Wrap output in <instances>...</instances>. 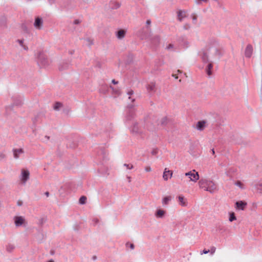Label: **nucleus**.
Wrapping results in <instances>:
<instances>
[{
	"mask_svg": "<svg viewBox=\"0 0 262 262\" xmlns=\"http://www.w3.org/2000/svg\"><path fill=\"white\" fill-rule=\"evenodd\" d=\"M198 185L200 189H203L210 193H213L217 189L215 182L209 179H201L198 182Z\"/></svg>",
	"mask_w": 262,
	"mask_h": 262,
	"instance_id": "nucleus-1",
	"label": "nucleus"
},
{
	"mask_svg": "<svg viewBox=\"0 0 262 262\" xmlns=\"http://www.w3.org/2000/svg\"><path fill=\"white\" fill-rule=\"evenodd\" d=\"M185 176L188 177L189 179V181L193 182L194 183L196 182L200 178V176L195 170H192L188 172H186L184 174Z\"/></svg>",
	"mask_w": 262,
	"mask_h": 262,
	"instance_id": "nucleus-2",
	"label": "nucleus"
},
{
	"mask_svg": "<svg viewBox=\"0 0 262 262\" xmlns=\"http://www.w3.org/2000/svg\"><path fill=\"white\" fill-rule=\"evenodd\" d=\"M177 199L178 200V203L180 205H181L182 207L187 206V200L183 195H178Z\"/></svg>",
	"mask_w": 262,
	"mask_h": 262,
	"instance_id": "nucleus-3",
	"label": "nucleus"
},
{
	"mask_svg": "<svg viewBox=\"0 0 262 262\" xmlns=\"http://www.w3.org/2000/svg\"><path fill=\"white\" fill-rule=\"evenodd\" d=\"M30 173L28 170L23 169L21 170V181L23 183H25L29 178Z\"/></svg>",
	"mask_w": 262,
	"mask_h": 262,
	"instance_id": "nucleus-4",
	"label": "nucleus"
},
{
	"mask_svg": "<svg viewBox=\"0 0 262 262\" xmlns=\"http://www.w3.org/2000/svg\"><path fill=\"white\" fill-rule=\"evenodd\" d=\"M14 220L16 226H20L25 222V220L23 216H15Z\"/></svg>",
	"mask_w": 262,
	"mask_h": 262,
	"instance_id": "nucleus-5",
	"label": "nucleus"
},
{
	"mask_svg": "<svg viewBox=\"0 0 262 262\" xmlns=\"http://www.w3.org/2000/svg\"><path fill=\"white\" fill-rule=\"evenodd\" d=\"M42 26V20L41 18L37 17L35 19L34 23V27L36 29L40 30L41 29Z\"/></svg>",
	"mask_w": 262,
	"mask_h": 262,
	"instance_id": "nucleus-6",
	"label": "nucleus"
},
{
	"mask_svg": "<svg viewBox=\"0 0 262 262\" xmlns=\"http://www.w3.org/2000/svg\"><path fill=\"white\" fill-rule=\"evenodd\" d=\"M172 176V172L171 170H167L165 168L163 172V178L164 180L167 181L169 178H171Z\"/></svg>",
	"mask_w": 262,
	"mask_h": 262,
	"instance_id": "nucleus-7",
	"label": "nucleus"
},
{
	"mask_svg": "<svg viewBox=\"0 0 262 262\" xmlns=\"http://www.w3.org/2000/svg\"><path fill=\"white\" fill-rule=\"evenodd\" d=\"M235 205H236V208L237 209L243 210L245 209V208L247 205V203L245 202H243V201H238V202H236Z\"/></svg>",
	"mask_w": 262,
	"mask_h": 262,
	"instance_id": "nucleus-8",
	"label": "nucleus"
},
{
	"mask_svg": "<svg viewBox=\"0 0 262 262\" xmlns=\"http://www.w3.org/2000/svg\"><path fill=\"white\" fill-rule=\"evenodd\" d=\"M178 19L181 21L183 18L186 17V11L185 10H179L178 13Z\"/></svg>",
	"mask_w": 262,
	"mask_h": 262,
	"instance_id": "nucleus-9",
	"label": "nucleus"
},
{
	"mask_svg": "<svg viewBox=\"0 0 262 262\" xmlns=\"http://www.w3.org/2000/svg\"><path fill=\"white\" fill-rule=\"evenodd\" d=\"M253 52V48L252 46L250 45H248L246 47L245 50V56L247 57H250L252 54Z\"/></svg>",
	"mask_w": 262,
	"mask_h": 262,
	"instance_id": "nucleus-10",
	"label": "nucleus"
},
{
	"mask_svg": "<svg viewBox=\"0 0 262 262\" xmlns=\"http://www.w3.org/2000/svg\"><path fill=\"white\" fill-rule=\"evenodd\" d=\"M206 122L204 121H199L196 125V127L198 130H203L205 127Z\"/></svg>",
	"mask_w": 262,
	"mask_h": 262,
	"instance_id": "nucleus-11",
	"label": "nucleus"
},
{
	"mask_svg": "<svg viewBox=\"0 0 262 262\" xmlns=\"http://www.w3.org/2000/svg\"><path fill=\"white\" fill-rule=\"evenodd\" d=\"M210 48H207L203 51L202 59L204 62H207L208 60V53L210 50Z\"/></svg>",
	"mask_w": 262,
	"mask_h": 262,
	"instance_id": "nucleus-12",
	"label": "nucleus"
},
{
	"mask_svg": "<svg viewBox=\"0 0 262 262\" xmlns=\"http://www.w3.org/2000/svg\"><path fill=\"white\" fill-rule=\"evenodd\" d=\"M126 32L124 30H120L117 33V37L119 39H122L124 37Z\"/></svg>",
	"mask_w": 262,
	"mask_h": 262,
	"instance_id": "nucleus-13",
	"label": "nucleus"
},
{
	"mask_svg": "<svg viewBox=\"0 0 262 262\" xmlns=\"http://www.w3.org/2000/svg\"><path fill=\"white\" fill-rule=\"evenodd\" d=\"M213 68V65L212 63H210L208 64L206 69V71L208 75L210 76L212 74V69Z\"/></svg>",
	"mask_w": 262,
	"mask_h": 262,
	"instance_id": "nucleus-14",
	"label": "nucleus"
},
{
	"mask_svg": "<svg viewBox=\"0 0 262 262\" xmlns=\"http://www.w3.org/2000/svg\"><path fill=\"white\" fill-rule=\"evenodd\" d=\"M23 152L22 149H16L14 150V156L15 158H18L20 154Z\"/></svg>",
	"mask_w": 262,
	"mask_h": 262,
	"instance_id": "nucleus-15",
	"label": "nucleus"
},
{
	"mask_svg": "<svg viewBox=\"0 0 262 262\" xmlns=\"http://www.w3.org/2000/svg\"><path fill=\"white\" fill-rule=\"evenodd\" d=\"M165 211L164 210L159 209L156 212V216L158 217H162L165 214Z\"/></svg>",
	"mask_w": 262,
	"mask_h": 262,
	"instance_id": "nucleus-16",
	"label": "nucleus"
},
{
	"mask_svg": "<svg viewBox=\"0 0 262 262\" xmlns=\"http://www.w3.org/2000/svg\"><path fill=\"white\" fill-rule=\"evenodd\" d=\"M171 198L170 196H167L164 197L162 200V203L163 205H167L169 202L171 200Z\"/></svg>",
	"mask_w": 262,
	"mask_h": 262,
	"instance_id": "nucleus-17",
	"label": "nucleus"
},
{
	"mask_svg": "<svg viewBox=\"0 0 262 262\" xmlns=\"http://www.w3.org/2000/svg\"><path fill=\"white\" fill-rule=\"evenodd\" d=\"M18 43L21 46V47L25 50H27L28 49V47L24 44V40L21 39H18L17 41Z\"/></svg>",
	"mask_w": 262,
	"mask_h": 262,
	"instance_id": "nucleus-18",
	"label": "nucleus"
},
{
	"mask_svg": "<svg viewBox=\"0 0 262 262\" xmlns=\"http://www.w3.org/2000/svg\"><path fill=\"white\" fill-rule=\"evenodd\" d=\"M236 220V217L235 216V214L234 212H230L229 213V220L230 222H232Z\"/></svg>",
	"mask_w": 262,
	"mask_h": 262,
	"instance_id": "nucleus-19",
	"label": "nucleus"
},
{
	"mask_svg": "<svg viewBox=\"0 0 262 262\" xmlns=\"http://www.w3.org/2000/svg\"><path fill=\"white\" fill-rule=\"evenodd\" d=\"M235 184L241 189L245 188L244 184L240 181H237L235 183Z\"/></svg>",
	"mask_w": 262,
	"mask_h": 262,
	"instance_id": "nucleus-20",
	"label": "nucleus"
},
{
	"mask_svg": "<svg viewBox=\"0 0 262 262\" xmlns=\"http://www.w3.org/2000/svg\"><path fill=\"white\" fill-rule=\"evenodd\" d=\"M155 85L154 83H150L147 86V90L149 91H153L155 90Z\"/></svg>",
	"mask_w": 262,
	"mask_h": 262,
	"instance_id": "nucleus-21",
	"label": "nucleus"
},
{
	"mask_svg": "<svg viewBox=\"0 0 262 262\" xmlns=\"http://www.w3.org/2000/svg\"><path fill=\"white\" fill-rule=\"evenodd\" d=\"M86 197L82 196L79 199V203L81 204H84L86 203Z\"/></svg>",
	"mask_w": 262,
	"mask_h": 262,
	"instance_id": "nucleus-22",
	"label": "nucleus"
},
{
	"mask_svg": "<svg viewBox=\"0 0 262 262\" xmlns=\"http://www.w3.org/2000/svg\"><path fill=\"white\" fill-rule=\"evenodd\" d=\"M61 106V104L59 102H56L54 105V109L55 110H58Z\"/></svg>",
	"mask_w": 262,
	"mask_h": 262,
	"instance_id": "nucleus-23",
	"label": "nucleus"
},
{
	"mask_svg": "<svg viewBox=\"0 0 262 262\" xmlns=\"http://www.w3.org/2000/svg\"><path fill=\"white\" fill-rule=\"evenodd\" d=\"M208 0H196L195 3L198 5H201V2H203L204 3H207Z\"/></svg>",
	"mask_w": 262,
	"mask_h": 262,
	"instance_id": "nucleus-24",
	"label": "nucleus"
},
{
	"mask_svg": "<svg viewBox=\"0 0 262 262\" xmlns=\"http://www.w3.org/2000/svg\"><path fill=\"white\" fill-rule=\"evenodd\" d=\"M124 166H125L126 167V168L128 169H131L133 168V165L130 164H124Z\"/></svg>",
	"mask_w": 262,
	"mask_h": 262,
	"instance_id": "nucleus-25",
	"label": "nucleus"
},
{
	"mask_svg": "<svg viewBox=\"0 0 262 262\" xmlns=\"http://www.w3.org/2000/svg\"><path fill=\"white\" fill-rule=\"evenodd\" d=\"M173 49V45L172 44H169L167 47H166V49L167 50H171V49Z\"/></svg>",
	"mask_w": 262,
	"mask_h": 262,
	"instance_id": "nucleus-26",
	"label": "nucleus"
},
{
	"mask_svg": "<svg viewBox=\"0 0 262 262\" xmlns=\"http://www.w3.org/2000/svg\"><path fill=\"white\" fill-rule=\"evenodd\" d=\"M126 246H129L131 249H134V245L133 244L126 243Z\"/></svg>",
	"mask_w": 262,
	"mask_h": 262,
	"instance_id": "nucleus-27",
	"label": "nucleus"
},
{
	"mask_svg": "<svg viewBox=\"0 0 262 262\" xmlns=\"http://www.w3.org/2000/svg\"><path fill=\"white\" fill-rule=\"evenodd\" d=\"M145 170L146 171V172H150L151 171V168L150 166H146L145 167Z\"/></svg>",
	"mask_w": 262,
	"mask_h": 262,
	"instance_id": "nucleus-28",
	"label": "nucleus"
},
{
	"mask_svg": "<svg viewBox=\"0 0 262 262\" xmlns=\"http://www.w3.org/2000/svg\"><path fill=\"white\" fill-rule=\"evenodd\" d=\"M215 250L216 248L214 247H212L210 250L211 254H213L215 252Z\"/></svg>",
	"mask_w": 262,
	"mask_h": 262,
	"instance_id": "nucleus-29",
	"label": "nucleus"
},
{
	"mask_svg": "<svg viewBox=\"0 0 262 262\" xmlns=\"http://www.w3.org/2000/svg\"><path fill=\"white\" fill-rule=\"evenodd\" d=\"M209 252H210V250H206V249H204V250L203 251V252H202V253H201V254H207V253H208Z\"/></svg>",
	"mask_w": 262,
	"mask_h": 262,
	"instance_id": "nucleus-30",
	"label": "nucleus"
},
{
	"mask_svg": "<svg viewBox=\"0 0 262 262\" xmlns=\"http://www.w3.org/2000/svg\"><path fill=\"white\" fill-rule=\"evenodd\" d=\"M172 77H174L176 79H178V76H177V75L176 74H173L172 75Z\"/></svg>",
	"mask_w": 262,
	"mask_h": 262,
	"instance_id": "nucleus-31",
	"label": "nucleus"
},
{
	"mask_svg": "<svg viewBox=\"0 0 262 262\" xmlns=\"http://www.w3.org/2000/svg\"><path fill=\"white\" fill-rule=\"evenodd\" d=\"M192 19H193V20H195L196 19V16L195 15H193L192 16Z\"/></svg>",
	"mask_w": 262,
	"mask_h": 262,
	"instance_id": "nucleus-32",
	"label": "nucleus"
},
{
	"mask_svg": "<svg viewBox=\"0 0 262 262\" xmlns=\"http://www.w3.org/2000/svg\"><path fill=\"white\" fill-rule=\"evenodd\" d=\"M150 23H151V21H150V20H147L146 21V24H147V25H149L150 24Z\"/></svg>",
	"mask_w": 262,
	"mask_h": 262,
	"instance_id": "nucleus-33",
	"label": "nucleus"
},
{
	"mask_svg": "<svg viewBox=\"0 0 262 262\" xmlns=\"http://www.w3.org/2000/svg\"><path fill=\"white\" fill-rule=\"evenodd\" d=\"M112 83H113L114 84H117L118 83V81H116L114 79H113L112 80Z\"/></svg>",
	"mask_w": 262,
	"mask_h": 262,
	"instance_id": "nucleus-34",
	"label": "nucleus"
},
{
	"mask_svg": "<svg viewBox=\"0 0 262 262\" xmlns=\"http://www.w3.org/2000/svg\"><path fill=\"white\" fill-rule=\"evenodd\" d=\"M55 0H49V2L51 3H52L53 2H54Z\"/></svg>",
	"mask_w": 262,
	"mask_h": 262,
	"instance_id": "nucleus-35",
	"label": "nucleus"
},
{
	"mask_svg": "<svg viewBox=\"0 0 262 262\" xmlns=\"http://www.w3.org/2000/svg\"><path fill=\"white\" fill-rule=\"evenodd\" d=\"M213 50L214 51L215 53H217V50L216 49H213Z\"/></svg>",
	"mask_w": 262,
	"mask_h": 262,
	"instance_id": "nucleus-36",
	"label": "nucleus"
},
{
	"mask_svg": "<svg viewBox=\"0 0 262 262\" xmlns=\"http://www.w3.org/2000/svg\"><path fill=\"white\" fill-rule=\"evenodd\" d=\"M45 194H46L47 196H49V192H46L45 193Z\"/></svg>",
	"mask_w": 262,
	"mask_h": 262,
	"instance_id": "nucleus-37",
	"label": "nucleus"
},
{
	"mask_svg": "<svg viewBox=\"0 0 262 262\" xmlns=\"http://www.w3.org/2000/svg\"><path fill=\"white\" fill-rule=\"evenodd\" d=\"M133 132L135 133L137 132V131L135 129V128L133 129Z\"/></svg>",
	"mask_w": 262,
	"mask_h": 262,
	"instance_id": "nucleus-38",
	"label": "nucleus"
},
{
	"mask_svg": "<svg viewBox=\"0 0 262 262\" xmlns=\"http://www.w3.org/2000/svg\"><path fill=\"white\" fill-rule=\"evenodd\" d=\"M178 73H181V71L180 70H178Z\"/></svg>",
	"mask_w": 262,
	"mask_h": 262,
	"instance_id": "nucleus-39",
	"label": "nucleus"
},
{
	"mask_svg": "<svg viewBox=\"0 0 262 262\" xmlns=\"http://www.w3.org/2000/svg\"><path fill=\"white\" fill-rule=\"evenodd\" d=\"M49 262H54V261H53V260H50Z\"/></svg>",
	"mask_w": 262,
	"mask_h": 262,
	"instance_id": "nucleus-40",
	"label": "nucleus"
},
{
	"mask_svg": "<svg viewBox=\"0 0 262 262\" xmlns=\"http://www.w3.org/2000/svg\"><path fill=\"white\" fill-rule=\"evenodd\" d=\"M212 153H213V154H214V150H213V149H212Z\"/></svg>",
	"mask_w": 262,
	"mask_h": 262,
	"instance_id": "nucleus-41",
	"label": "nucleus"
}]
</instances>
